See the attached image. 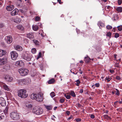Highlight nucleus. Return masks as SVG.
Masks as SVG:
<instances>
[{
	"instance_id": "1",
	"label": "nucleus",
	"mask_w": 122,
	"mask_h": 122,
	"mask_svg": "<svg viewBox=\"0 0 122 122\" xmlns=\"http://www.w3.org/2000/svg\"><path fill=\"white\" fill-rule=\"evenodd\" d=\"M18 96L22 98H25L28 96L26 93V91L25 89H22L18 91Z\"/></svg>"
},
{
	"instance_id": "2",
	"label": "nucleus",
	"mask_w": 122,
	"mask_h": 122,
	"mask_svg": "<svg viewBox=\"0 0 122 122\" xmlns=\"http://www.w3.org/2000/svg\"><path fill=\"white\" fill-rule=\"evenodd\" d=\"M32 111L34 113L37 115H41L43 112V110L39 107H35L33 109Z\"/></svg>"
},
{
	"instance_id": "3",
	"label": "nucleus",
	"mask_w": 122,
	"mask_h": 122,
	"mask_svg": "<svg viewBox=\"0 0 122 122\" xmlns=\"http://www.w3.org/2000/svg\"><path fill=\"white\" fill-rule=\"evenodd\" d=\"M22 58L28 61H30L32 56L30 54H28L27 51H24L21 56Z\"/></svg>"
},
{
	"instance_id": "4",
	"label": "nucleus",
	"mask_w": 122,
	"mask_h": 122,
	"mask_svg": "<svg viewBox=\"0 0 122 122\" xmlns=\"http://www.w3.org/2000/svg\"><path fill=\"white\" fill-rule=\"evenodd\" d=\"M18 71L20 75L22 76H24L27 75L29 72L28 70L27 69L24 68L19 69Z\"/></svg>"
},
{
	"instance_id": "5",
	"label": "nucleus",
	"mask_w": 122,
	"mask_h": 122,
	"mask_svg": "<svg viewBox=\"0 0 122 122\" xmlns=\"http://www.w3.org/2000/svg\"><path fill=\"white\" fill-rule=\"evenodd\" d=\"M10 116L12 119L13 120H17L20 119L18 114L15 112H11L10 113Z\"/></svg>"
},
{
	"instance_id": "6",
	"label": "nucleus",
	"mask_w": 122,
	"mask_h": 122,
	"mask_svg": "<svg viewBox=\"0 0 122 122\" xmlns=\"http://www.w3.org/2000/svg\"><path fill=\"white\" fill-rule=\"evenodd\" d=\"M11 59L13 60H15L18 56V54L17 52L14 51H12L10 53Z\"/></svg>"
},
{
	"instance_id": "7",
	"label": "nucleus",
	"mask_w": 122,
	"mask_h": 122,
	"mask_svg": "<svg viewBox=\"0 0 122 122\" xmlns=\"http://www.w3.org/2000/svg\"><path fill=\"white\" fill-rule=\"evenodd\" d=\"M43 96L41 94H37L36 100L38 102H41L43 100Z\"/></svg>"
},
{
	"instance_id": "8",
	"label": "nucleus",
	"mask_w": 122,
	"mask_h": 122,
	"mask_svg": "<svg viewBox=\"0 0 122 122\" xmlns=\"http://www.w3.org/2000/svg\"><path fill=\"white\" fill-rule=\"evenodd\" d=\"M0 104L2 106H5L6 105V102L2 97H0Z\"/></svg>"
},
{
	"instance_id": "9",
	"label": "nucleus",
	"mask_w": 122,
	"mask_h": 122,
	"mask_svg": "<svg viewBox=\"0 0 122 122\" xmlns=\"http://www.w3.org/2000/svg\"><path fill=\"white\" fill-rule=\"evenodd\" d=\"M19 12L18 9L15 8L13 11L10 12L11 15L12 16H14L17 15Z\"/></svg>"
},
{
	"instance_id": "10",
	"label": "nucleus",
	"mask_w": 122,
	"mask_h": 122,
	"mask_svg": "<svg viewBox=\"0 0 122 122\" xmlns=\"http://www.w3.org/2000/svg\"><path fill=\"white\" fill-rule=\"evenodd\" d=\"M0 86L2 87H3L5 90L8 91L9 90L8 86L2 82H0Z\"/></svg>"
},
{
	"instance_id": "11",
	"label": "nucleus",
	"mask_w": 122,
	"mask_h": 122,
	"mask_svg": "<svg viewBox=\"0 0 122 122\" xmlns=\"http://www.w3.org/2000/svg\"><path fill=\"white\" fill-rule=\"evenodd\" d=\"M4 79L7 81H11L13 80V78L9 75L6 76L4 77Z\"/></svg>"
},
{
	"instance_id": "12",
	"label": "nucleus",
	"mask_w": 122,
	"mask_h": 122,
	"mask_svg": "<svg viewBox=\"0 0 122 122\" xmlns=\"http://www.w3.org/2000/svg\"><path fill=\"white\" fill-rule=\"evenodd\" d=\"M15 64L17 66L21 67L23 66L24 65L23 62L21 61H17L16 62Z\"/></svg>"
},
{
	"instance_id": "13",
	"label": "nucleus",
	"mask_w": 122,
	"mask_h": 122,
	"mask_svg": "<svg viewBox=\"0 0 122 122\" xmlns=\"http://www.w3.org/2000/svg\"><path fill=\"white\" fill-rule=\"evenodd\" d=\"M14 8V6L13 5L7 6L6 7V10L8 11L12 10Z\"/></svg>"
},
{
	"instance_id": "14",
	"label": "nucleus",
	"mask_w": 122,
	"mask_h": 122,
	"mask_svg": "<svg viewBox=\"0 0 122 122\" xmlns=\"http://www.w3.org/2000/svg\"><path fill=\"white\" fill-rule=\"evenodd\" d=\"M7 62L6 59L0 58V65H2L5 64Z\"/></svg>"
},
{
	"instance_id": "15",
	"label": "nucleus",
	"mask_w": 122,
	"mask_h": 122,
	"mask_svg": "<svg viewBox=\"0 0 122 122\" xmlns=\"http://www.w3.org/2000/svg\"><path fill=\"white\" fill-rule=\"evenodd\" d=\"M14 48L16 50L18 51H21L23 50L22 47L19 45L15 46Z\"/></svg>"
},
{
	"instance_id": "16",
	"label": "nucleus",
	"mask_w": 122,
	"mask_h": 122,
	"mask_svg": "<svg viewBox=\"0 0 122 122\" xmlns=\"http://www.w3.org/2000/svg\"><path fill=\"white\" fill-rule=\"evenodd\" d=\"M27 37L30 39H32L34 38V34L33 33H29L27 34Z\"/></svg>"
},
{
	"instance_id": "17",
	"label": "nucleus",
	"mask_w": 122,
	"mask_h": 122,
	"mask_svg": "<svg viewBox=\"0 0 122 122\" xmlns=\"http://www.w3.org/2000/svg\"><path fill=\"white\" fill-rule=\"evenodd\" d=\"M7 42L8 44H10L12 42V37L10 36H7Z\"/></svg>"
},
{
	"instance_id": "18",
	"label": "nucleus",
	"mask_w": 122,
	"mask_h": 122,
	"mask_svg": "<svg viewBox=\"0 0 122 122\" xmlns=\"http://www.w3.org/2000/svg\"><path fill=\"white\" fill-rule=\"evenodd\" d=\"M97 25L99 27V28H102L104 27V24L101 21H99L97 23Z\"/></svg>"
},
{
	"instance_id": "19",
	"label": "nucleus",
	"mask_w": 122,
	"mask_h": 122,
	"mask_svg": "<svg viewBox=\"0 0 122 122\" xmlns=\"http://www.w3.org/2000/svg\"><path fill=\"white\" fill-rule=\"evenodd\" d=\"M37 94L33 93L31 95V98L32 99L36 100L37 98Z\"/></svg>"
},
{
	"instance_id": "20",
	"label": "nucleus",
	"mask_w": 122,
	"mask_h": 122,
	"mask_svg": "<svg viewBox=\"0 0 122 122\" xmlns=\"http://www.w3.org/2000/svg\"><path fill=\"white\" fill-rule=\"evenodd\" d=\"M6 53L5 51L0 49V56H2L3 55H5Z\"/></svg>"
},
{
	"instance_id": "21",
	"label": "nucleus",
	"mask_w": 122,
	"mask_h": 122,
	"mask_svg": "<svg viewBox=\"0 0 122 122\" xmlns=\"http://www.w3.org/2000/svg\"><path fill=\"white\" fill-rule=\"evenodd\" d=\"M25 81V80L24 79H20L17 80L18 82L20 84L21 83H24V82Z\"/></svg>"
},
{
	"instance_id": "22",
	"label": "nucleus",
	"mask_w": 122,
	"mask_h": 122,
	"mask_svg": "<svg viewBox=\"0 0 122 122\" xmlns=\"http://www.w3.org/2000/svg\"><path fill=\"white\" fill-rule=\"evenodd\" d=\"M8 107L7 106L6 107L5 109L3 111V112L5 113V115H6V116L7 115V113L8 112Z\"/></svg>"
},
{
	"instance_id": "23",
	"label": "nucleus",
	"mask_w": 122,
	"mask_h": 122,
	"mask_svg": "<svg viewBox=\"0 0 122 122\" xmlns=\"http://www.w3.org/2000/svg\"><path fill=\"white\" fill-rule=\"evenodd\" d=\"M117 11L119 12H122V7H118L116 9Z\"/></svg>"
},
{
	"instance_id": "24",
	"label": "nucleus",
	"mask_w": 122,
	"mask_h": 122,
	"mask_svg": "<svg viewBox=\"0 0 122 122\" xmlns=\"http://www.w3.org/2000/svg\"><path fill=\"white\" fill-rule=\"evenodd\" d=\"M32 28L34 31H36L38 29L39 27L37 25H33L32 26Z\"/></svg>"
},
{
	"instance_id": "25",
	"label": "nucleus",
	"mask_w": 122,
	"mask_h": 122,
	"mask_svg": "<svg viewBox=\"0 0 122 122\" xmlns=\"http://www.w3.org/2000/svg\"><path fill=\"white\" fill-rule=\"evenodd\" d=\"M17 27L18 29L21 30H24V28L23 27L20 25H18L17 26Z\"/></svg>"
},
{
	"instance_id": "26",
	"label": "nucleus",
	"mask_w": 122,
	"mask_h": 122,
	"mask_svg": "<svg viewBox=\"0 0 122 122\" xmlns=\"http://www.w3.org/2000/svg\"><path fill=\"white\" fill-rule=\"evenodd\" d=\"M55 81V80L53 79H52L49 80L48 81V83L49 84H51L53 83Z\"/></svg>"
},
{
	"instance_id": "27",
	"label": "nucleus",
	"mask_w": 122,
	"mask_h": 122,
	"mask_svg": "<svg viewBox=\"0 0 122 122\" xmlns=\"http://www.w3.org/2000/svg\"><path fill=\"white\" fill-rule=\"evenodd\" d=\"M75 84H76V86H79V84L81 83V82L79 79L77 80L75 82Z\"/></svg>"
},
{
	"instance_id": "28",
	"label": "nucleus",
	"mask_w": 122,
	"mask_h": 122,
	"mask_svg": "<svg viewBox=\"0 0 122 122\" xmlns=\"http://www.w3.org/2000/svg\"><path fill=\"white\" fill-rule=\"evenodd\" d=\"M85 61L86 62L88 63L91 60V59L89 57H85Z\"/></svg>"
},
{
	"instance_id": "29",
	"label": "nucleus",
	"mask_w": 122,
	"mask_h": 122,
	"mask_svg": "<svg viewBox=\"0 0 122 122\" xmlns=\"http://www.w3.org/2000/svg\"><path fill=\"white\" fill-rule=\"evenodd\" d=\"M70 94L73 97H75L76 96L75 94L74 91H71Z\"/></svg>"
},
{
	"instance_id": "30",
	"label": "nucleus",
	"mask_w": 122,
	"mask_h": 122,
	"mask_svg": "<svg viewBox=\"0 0 122 122\" xmlns=\"http://www.w3.org/2000/svg\"><path fill=\"white\" fill-rule=\"evenodd\" d=\"M20 21V20L18 18H16L15 19L14 21L16 23H19Z\"/></svg>"
},
{
	"instance_id": "31",
	"label": "nucleus",
	"mask_w": 122,
	"mask_h": 122,
	"mask_svg": "<svg viewBox=\"0 0 122 122\" xmlns=\"http://www.w3.org/2000/svg\"><path fill=\"white\" fill-rule=\"evenodd\" d=\"M104 117L105 119H110L111 120V118L110 117H109L107 115H104Z\"/></svg>"
},
{
	"instance_id": "32",
	"label": "nucleus",
	"mask_w": 122,
	"mask_h": 122,
	"mask_svg": "<svg viewBox=\"0 0 122 122\" xmlns=\"http://www.w3.org/2000/svg\"><path fill=\"white\" fill-rule=\"evenodd\" d=\"M33 41L36 45H39V42L37 40H33Z\"/></svg>"
},
{
	"instance_id": "33",
	"label": "nucleus",
	"mask_w": 122,
	"mask_h": 122,
	"mask_svg": "<svg viewBox=\"0 0 122 122\" xmlns=\"http://www.w3.org/2000/svg\"><path fill=\"white\" fill-rule=\"evenodd\" d=\"M31 52L33 54L35 53L36 52V50L35 48H33L31 49Z\"/></svg>"
},
{
	"instance_id": "34",
	"label": "nucleus",
	"mask_w": 122,
	"mask_h": 122,
	"mask_svg": "<svg viewBox=\"0 0 122 122\" xmlns=\"http://www.w3.org/2000/svg\"><path fill=\"white\" fill-rule=\"evenodd\" d=\"M10 69V66L8 65L5 66L4 67V69H5L6 70H8Z\"/></svg>"
},
{
	"instance_id": "35",
	"label": "nucleus",
	"mask_w": 122,
	"mask_h": 122,
	"mask_svg": "<svg viewBox=\"0 0 122 122\" xmlns=\"http://www.w3.org/2000/svg\"><path fill=\"white\" fill-rule=\"evenodd\" d=\"M64 96L67 99H69L71 98V96L69 95H66V94H64Z\"/></svg>"
},
{
	"instance_id": "36",
	"label": "nucleus",
	"mask_w": 122,
	"mask_h": 122,
	"mask_svg": "<svg viewBox=\"0 0 122 122\" xmlns=\"http://www.w3.org/2000/svg\"><path fill=\"white\" fill-rule=\"evenodd\" d=\"M26 106L28 108H30L32 107V105L30 104H28L26 105Z\"/></svg>"
},
{
	"instance_id": "37",
	"label": "nucleus",
	"mask_w": 122,
	"mask_h": 122,
	"mask_svg": "<svg viewBox=\"0 0 122 122\" xmlns=\"http://www.w3.org/2000/svg\"><path fill=\"white\" fill-rule=\"evenodd\" d=\"M50 95L52 98L53 97L55 96V93L53 92H52L50 94Z\"/></svg>"
},
{
	"instance_id": "38",
	"label": "nucleus",
	"mask_w": 122,
	"mask_h": 122,
	"mask_svg": "<svg viewBox=\"0 0 122 122\" xmlns=\"http://www.w3.org/2000/svg\"><path fill=\"white\" fill-rule=\"evenodd\" d=\"M117 28L118 30L120 31H121L122 30V25L118 26L117 27Z\"/></svg>"
},
{
	"instance_id": "39",
	"label": "nucleus",
	"mask_w": 122,
	"mask_h": 122,
	"mask_svg": "<svg viewBox=\"0 0 122 122\" xmlns=\"http://www.w3.org/2000/svg\"><path fill=\"white\" fill-rule=\"evenodd\" d=\"M46 107L47 109L49 110H51L52 108V107L51 106H46Z\"/></svg>"
},
{
	"instance_id": "40",
	"label": "nucleus",
	"mask_w": 122,
	"mask_h": 122,
	"mask_svg": "<svg viewBox=\"0 0 122 122\" xmlns=\"http://www.w3.org/2000/svg\"><path fill=\"white\" fill-rule=\"evenodd\" d=\"M111 35L112 34L110 32H108L107 33L106 35L107 36L110 37L111 36Z\"/></svg>"
},
{
	"instance_id": "41",
	"label": "nucleus",
	"mask_w": 122,
	"mask_h": 122,
	"mask_svg": "<svg viewBox=\"0 0 122 122\" xmlns=\"http://www.w3.org/2000/svg\"><path fill=\"white\" fill-rule=\"evenodd\" d=\"M36 21H39L40 20V17L37 16H36L35 18Z\"/></svg>"
},
{
	"instance_id": "42",
	"label": "nucleus",
	"mask_w": 122,
	"mask_h": 122,
	"mask_svg": "<svg viewBox=\"0 0 122 122\" xmlns=\"http://www.w3.org/2000/svg\"><path fill=\"white\" fill-rule=\"evenodd\" d=\"M114 37L116 38H117L119 36V34L118 33H115Z\"/></svg>"
},
{
	"instance_id": "43",
	"label": "nucleus",
	"mask_w": 122,
	"mask_h": 122,
	"mask_svg": "<svg viewBox=\"0 0 122 122\" xmlns=\"http://www.w3.org/2000/svg\"><path fill=\"white\" fill-rule=\"evenodd\" d=\"M106 27L107 29L108 30L111 29H112V27L111 26L109 25H108Z\"/></svg>"
},
{
	"instance_id": "44",
	"label": "nucleus",
	"mask_w": 122,
	"mask_h": 122,
	"mask_svg": "<svg viewBox=\"0 0 122 122\" xmlns=\"http://www.w3.org/2000/svg\"><path fill=\"white\" fill-rule=\"evenodd\" d=\"M116 90L117 91V92L116 93V94L117 96H119L120 95V92L117 89H116Z\"/></svg>"
},
{
	"instance_id": "45",
	"label": "nucleus",
	"mask_w": 122,
	"mask_h": 122,
	"mask_svg": "<svg viewBox=\"0 0 122 122\" xmlns=\"http://www.w3.org/2000/svg\"><path fill=\"white\" fill-rule=\"evenodd\" d=\"M60 102L61 103H63L65 101V99H61L60 100Z\"/></svg>"
},
{
	"instance_id": "46",
	"label": "nucleus",
	"mask_w": 122,
	"mask_h": 122,
	"mask_svg": "<svg viewBox=\"0 0 122 122\" xmlns=\"http://www.w3.org/2000/svg\"><path fill=\"white\" fill-rule=\"evenodd\" d=\"M4 118V116L3 115L0 116V120H2Z\"/></svg>"
},
{
	"instance_id": "47",
	"label": "nucleus",
	"mask_w": 122,
	"mask_h": 122,
	"mask_svg": "<svg viewBox=\"0 0 122 122\" xmlns=\"http://www.w3.org/2000/svg\"><path fill=\"white\" fill-rule=\"evenodd\" d=\"M122 2V0H118V4L119 5H121Z\"/></svg>"
},
{
	"instance_id": "48",
	"label": "nucleus",
	"mask_w": 122,
	"mask_h": 122,
	"mask_svg": "<svg viewBox=\"0 0 122 122\" xmlns=\"http://www.w3.org/2000/svg\"><path fill=\"white\" fill-rule=\"evenodd\" d=\"M115 67H116L118 68H119L120 67L118 65V63H116L115 65Z\"/></svg>"
},
{
	"instance_id": "49",
	"label": "nucleus",
	"mask_w": 122,
	"mask_h": 122,
	"mask_svg": "<svg viewBox=\"0 0 122 122\" xmlns=\"http://www.w3.org/2000/svg\"><path fill=\"white\" fill-rule=\"evenodd\" d=\"M105 80H107L108 82H109L110 80L111 79L109 78L106 77L105 79Z\"/></svg>"
},
{
	"instance_id": "50",
	"label": "nucleus",
	"mask_w": 122,
	"mask_h": 122,
	"mask_svg": "<svg viewBox=\"0 0 122 122\" xmlns=\"http://www.w3.org/2000/svg\"><path fill=\"white\" fill-rule=\"evenodd\" d=\"M116 78L118 80H120L121 79V78L118 76H117Z\"/></svg>"
},
{
	"instance_id": "51",
	"label": "nucleus",
	"mask_w": 122,
	"mask_h": 122,
	"mask_svg": "<svg viewBox=\"0 0 122 122\" xmlns=\"http://www.w3.org/2000/svg\"><path fill=\"white\" fill-rule=\"evenodd\" d=\"M76 122H79L81 121V119L80 118H77L76 119Z\"/></svg>"
},
{
	"instance_id": "52",
	"label": "nucleus",
	"mask_w": 122,
	"mask_h": 122,
	"mask_svg": "<svg viewBox=\"0 0 122 122\" xmlns=\"http://www.w3.org/2000/svg\"><path fill=\"white\" fill-rule=\"evenodd\" d=\"M95 85L96 86L98 87L99 86V83H96L95 84Z\"/></svg>"
},
{
	"instance_id": "53",
	"label": "nucleus",
	"mask_w": 122,
	"mask_h": 122,
	"mask_svg": "<svg viewBox=\"0 0 122 122\" xmlns=\"http://www.w3.org/2000/svg\"><path fill=\"white\" fill-rule=\"evenodd\" d=\"M66 113L67 114V115H68L70 114V112L69 111H67L66 112Z\"/></svg>"
},
{
	"instance_id": "54",
	"label": "nucleus",
	"mask_w": 122,
	"mask_h": 122,
	"mask_svg": "<svg viewBox=\"0 0 122 122\" xmlns=\"http://www.w3.org/2000/svg\"><path fill=\"white\" fill-rule=\"evenodd\" d=\"M73 117V116H72L71 115V116L70 117H69L68 119L67 120H70Z\"/></svg>"
},
{
	"instance_id": "55",
	"label": "nucleus",
	"mask_w": 122,
	"mask_h": 122,
	"mask_svg": "<svg viewBox=\"0 0 122 122\" xmlns=\"http://www.w3.org/2000/svg\"><path fill=\"white\" fill-rule=\"evenodd\" d=\"M91 117L92 119H93L94 118L95 116L94 115L92 114L91 115Z\"/></svg>"
},
{
	"instance_id": "56",
	"label": "nucleus",
	"mask_w": 122,
	"mask_h": 122,
	"mask_svg": "<svg viewBox=\"0 0 122 122\" xmlns=\"http://www.w3.org/2000/svg\"><path fill=\"white\" fill-rule=\"evenodd\" d=\"M57 1L60 4H61L63 3L61 2V0H58Z\"/></svg>"
},
{
	"instance_id": "57",
	"label": "nucleus",
	"mask_w": 122,
	"mask_h": 122,
	"mask_svg": "<svg viewBox=\"0 0 122 122\" xmlns=\"http://www.w3.org/2000/svg\"><path fill=\"white\" fill-rule=\"evenodd\" d=\"M4 26V25L3 24H0V28L3 27Z\"/></svg>"
},
{
	"instance_id": "58",
	"label": "nucleus",
	"mask_w": 122,
	"mask_h": 122,
	"mask_svg": "<svg viewBox=\"0 0 122 122\" xmlns=\"http://www.w3.org/2000/svg\"><path fill=\"white\" fill-rule=\"evenodd\" d=\"M41 52H39L38 54V56L40 57H41Z\"/></svg>"
},
{
	"instance_id": "59",
	"label": "nucleus",
	"mask_w": 122,
	"mask_h": 122,
	"mask_svg": "<svg viewBox=\"0 0 122 122\" xmlns=\"http://www.w3.org/2000/svg\"><path fill=\"white\" fill-rule=\"evenodd\" d=\"M83 91L82 89H81L80 90V91H79V92L82 93L83 92Z\"/></svg>"
},
{
	"instance_id": "60",
	"label": "nucleus",
	"mask_w": 122,
	"mask_h": 122,
	"mask_svg": "<svg viewBox=\"0 0 122 122\" xmlns=\"http://www.w3.org/2000/svg\"><path fill=\"white\" fill-rule=\"evenodd\" d=\"M30 2L29 0H28L27 1V2L26 3V4L27 5H29L30 4Z\"/></svg>"
},
{
	"instance_id": "61",
	"label": "nucleus",
	"mask_w": 122,
	"mask_h": 122,
	"mask_svg": "<svg viewBox=\"0 0 122 122\" xmlns=\"http://www.w3.org/2000/svg\"><path fill=\"white\" fill-rule=\"evenodd\" d=\"M79 71H80V72H79L80 73V74H82V71L81 70V68H80L79 70Z\"/></svg>"
},
{
	"instance_id": "62",
	"label": "nucleus",
	"mask_w": 122,
	"mask_h": 122,
	"mask_svg": "<svg viewBox=\"0 0 122 122\" xmlns=\"http://www.w3.org/2000/svg\"><path fill=\"white\" fill-rule=\"evenodd\" d=\"M110 72L111 73H113L114 71L113 70H110Z\"/></svg>"
},
{
	"instance_id": "63",
	"label": "nucleus",
	"mask_w": 122,
	"mask_h": 122,
	"mask_svg": "<svg viewBox=\"0 0 122 122\" xmlns=\"http://www.w3.org/2000/svg\"><path fill=\"white\" fill-rule=\"evenodd\" d=\"M81 105L80 104H79V103H78V104H77V106L78 107H81Z\"/></svg>"
},
{
	"instance_id": "64",
	"label": "nucleus",
	"mask_w": 122,
	"mask_h": 122,
	"mask_svg": "<svg viewBox=\"0 0 122 122\" xmlns=\"http://www.w3.org/2000/svg\"><path fill=\"white\" fill-rule=\"evenodd\" d=\"M21 12L22 13H24V12L23 10H20Z\"/></svg>"
}]
</instances>
